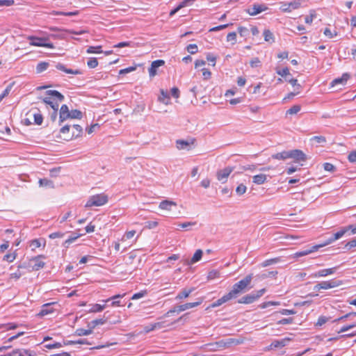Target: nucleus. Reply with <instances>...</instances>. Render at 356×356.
Returning <instances> with one entry per match:
<instances>
[{"label": "nucleus", "mask_w": 356, "mask_h": 356, "mask_svg": "<svg viewBox=\"0 0 356 356\" xmlns=\"http://www.w3.org/2000/svg\"><path fill=\"white\" fill-rule=\"evenodd\" d=\"M233 170L234 168L232 167H226L222 170H218L216 174L218 180L222 181V183L225 182Z\"/></svg>", "instance_id": "nucleus-7"}, {"label": "nucleus", "mask_w": 356, "mask_h": 356, "mask_svg": "<svg viewBox=\"0 0 356 356\" xmlns=\"http://www.w3.org/2000/svg\"><path fill=\"white\" fill-rule=\"evenodd\" d=\"M14 85H15V82H12V83H9V84L6 86V89L3 90V92L1 94V95H2V97H3L4 98H5L6 97H7V96L9 95L10 92L11 91V90H12V88H13V86H14Z\"/></svg>", "instance_id": "nucleus-55"}, {"label": "nucleus", "mask_w": 356, "mask_h": 356, "mask_svg": "<svg viewBox=\"0 0 356 356\" xmlns=\"http://www.w3.org/2000/svg\"><path fill=\"white\" fill-rule=\"evenodd\" d=\"M327 321H328V318H327L324 316H321L318 318V321L316 323V326H321L323 324H325V323H327Z\"/></svg>", "instance_id": "nucleus-63"}, {"label": "nucleus", "mask_w": 356, "mask_h": 356, "mask_svg": "<svg viewBox=\"0 0 356 356\" xmlns=\"http://www.w3.org/2000/svg\"><path fill=\"white\" fill-rule=\"evenodd\" d=\"M303 0H294L289 3H283L280 10L284 13H291L293 10L299 8Z\"/></svg>", "instance_id": "nucleus-6"}, {"label": "nucleus", "mask_w": 356, "mask_h": 356, "mask_svg": "<svg viewBox=\"0 0 356 356\" xmlns=\"http://www.w3.org/2000/svg\"><path fill=\"white\" fill-rule=\"evenodd\" d=\"M278 261H280V258H273V259H267V260L264 261L261 264V266H262L263 267H266V266H270V265H272V264H276V263H277Z\"/></svg>", "instance_id": "nucleus-48"}, {"label": "nucleus", "mask_w": 356, "mask_h": 356, "mask_svg": "<svg viewBox=\"0 0 356 356\" xmlns=\"http://www.w3.org/2000/svg\"><path fill=\"white\" fill-rule=\"evenodd\" d=\"M265 291V289H261L259 291H253L251 293L243 296L238 300V302L239 304H251L261 297Z\"/></svg>", "instance_id": "nucleus-3"}, {"label": "nucleus", "mask_w": 356, "mask_h": 356, "mask_svg": "<svg viewBox=\"0 0 356 356\" xmlns=\"http://www.w3.org/2000/svg\"><path fill=\"white\" fill-rule=\"evenodd\" d=\"M267 8H268L264 4H254L247 10V13L250 15L254 16L265 11Z\"/></svg>", "instance_id": "nucleus-12"}, {"label": "nucleus", "mask_w": 356, "mask_h": 356, "mask_svg": "<svg viewBox=\"0 0 356 356\" xmlns=\"http://www.w3.org/2000/svg\"><path fill=\"white\" fill-rule=\"evenodd\" d=\"M56 68L58 70L63 71L67 74H74V75L82 74V72L80 70H72V69L67 68L65 65H63L60 63H58L56 64Z\"/></svg>", "instance_id": "nucleus-16"}, {"label": "nucleus", "mask_w": 356, "mask_h": 356, "mask_svg": "<svg viewBox=\"0 0 356 356\" xmlns=\"http://www.w3.org/2000/svg\"><path fill=\"white\" fill-rule=\"evenodd\" d=\"M29 113H33L35 124L40 125L42 123L43 117L42 115L40 113V111L38 108H31Z\"/></svg>", "instance_id": "nucleus-17"}, {"label": "nucleus", "mask_w": 356, "mask_h": 356, "mask_svg": "<svg viewBox=\"0 0 356 356\" xmlns=\"http://www.w3.org/2000/svg\"><path fill=\"white\" fill-rule=\"evenodd\" d=\"M246 190L247 187L244 184H241L236 187V192L238 195H242L246 192Z\"/></svg>", "instance_id": "nucleus-51"}, {"label": "nucleus", "mask_w": 356, "mask_h": 356, "mask_svg": "<svg viewBox=\"0 0 356 356\" xmlns=\"http://www.w3.org/2000/svg\"><path fill=\"white\" fill-rule=\"evenodd\" d=\"M29 40H30V44L35 47H43L49 49H54V45L51 42H47L48 39L47 38H38L35 36H29Z\"/></svg>", "instance_id": "nucleus-5"}, {"label": "nucleus", "mask_w": 356, "mask_h": 356, "mask_svg": "<svg viewBox=\"0 0 356 356\" xmlns=\"http://www.w3.org/2000/svg\"><path fill=\"white\" fill-rule=\"evenodd\" d=\"M252 278V274H249L233 285L232 289L229 292L232 299L236 298L239 295L249 289L248 287L250 284Z\"/></svg>", "instance_id": "nucleus-1"}, {"label": "nucleus", "mask_w": 356, "mask_h": 356, "mask_svg": "<svg viewBox=\"0 0 356 356\" xmlns=\"http://www.w3.org/2000/svg\"><path fill=\"white\" fill-rule=\"evenodd\" d=\"M286 81L290 83L293 86L296 87V89H300L301 86L298 83V80L293 78L286 77Z\"/></svg>", "instance_id": "nucleus-54"}, {"label": "nucleus", "mask_w": 356, "mask_h": 356, "mask_svg": "<svg viewBox=\"0 0 356 356\" xmlns=\"http://www.w3.org/2000/svg\"><path fill=\"white\" fill-rule=\"evenodd\" d=\"M338 266H335L330 268L321 269L316 273H314L311 275L312 277H325L330 275L334 274L337 270Z\"/></svg>", "instance_id": "nucleus-8"}, {"label": "nucleus", "mask_w": 356, "mask_h": 356, "mask_svg": "<svg viewBox=\"0 0 356 356\" xmlns=\"http://www.w3.org/2000/svg\"><path fill=\"white\" fill-rule=\"evenodd\" d=\"M276 72L281 76L285 77V79L291 75L288 67L283 68L282 70H278Z\"/></svg>", "instance_id": "nucleus-50"}, {"label": "nucleus", "mask_w": 356, "mask_h": 356, "mask_svg": "<svg viewBox=\"0 0 356 356\" xmlns=\"http://www.w3.org/2000/svg\"><path fill=\"white\" fill-rule=\"evenodd\" d=\"M92 329L90 327H88V330L83 329V328H78L74 332V335L76 336H87L92 333Z\"/></svg>", "instance_id": "nucleus-38"}, {"label": "nucleus", "mask_w": 356, "mask_h": 356, "mask_svg": "<svg viewBox=\"0 0 356 356\" xmlns=\"http://www.w3.org/2000/svg\"><path fill=\"white\" fill-rule=\"evenodd\" d=\"M172 206H177L176 202L170 200H163L160 204L159 208L163 210L170 211Z\"/></svg>", "instance_id": "nucleus-25"}, {"label": "nucleus", "mask_w": 356, "mask_h": 356, "mask_svg": "<svg viewBox=\"0 0 356 356\" xmlns=\"http://www.w3.org/2000/svg\"><path fill=\"white\" fill-rule=\"evenodd\" d=\"M46 94L47 95H50L52 97H56L59 102H63L65 99L64 96L58 91L57 90H47L46 92Z\"/></svg>", "instance_id": "nucleus-33"}, {"label": "nucleus", "mask_w": 356, "mask_h": 356, "mask_svg": "<svg viewBox=\"0 0 356 356\" xmlns=\"http://www.w3.org/2000/svg\"><path fill=\"white\" fill-rule=\"evenodd\" d=\"M310 140L316 143H325L326 142L325 137L323 136H315L310 138Z\"/></svg>", "instance_id": "nucleus-46"}, {"label": "nucleus", "mask_w": 356, "mask_h": 356, "mask_svg": "<svg viewBox=\"0 0 356 356\" xmlns=\"http://www.w3.org/2000/svg\"><path fill=\"white\" fill-rule=\"evenodd\" d=\"M293 322V318H282L281 320H280L278 322H277V324L278 325H286V324H291Z\"/></svg>", "instance_id": "nucleus-64"}, {"label": "nucleus", "mask_w": 356, "mask_h": 356, "mask_svg": "<svg viewBox=\"0 0 356 356\" xmlns=\"http://www.w3.org/2000/svg\"><path fill=\"white\" fill-rule=\"evenodd\" d=\"M124 296V294L123 295H120V294H118V295H115V296H113L105 300H102V302H110L111 300H113L111 303V305L112 307H116V306H120V300H116V299H119L120 298H122L123 296Z\"/></svg>", "instance_id": "nucleus-27"}, {"label": "nucleus", "mask_w": 356, "mask_h": 356, "mask_svg": "<svg viewBox=\"0 0 356 356\" xmlns=\"http://www.w3.org/2000/svg\"><path fill=\"white\" fill-rule=\"evenodd\" d=\"M40 99H41V97ZM42 100L44 104L49 105L53 110L58 108V104L57 102H54L51 97L42 98Z\"/></svg>", "instance_id": "nucleus-39"}, {"label": "nucleus", "mask_w": 356, "mask_h": 356, "mask_svg": "<svg viewBox=\"0 0 356 356\" xmlns=\"http://www.w3.org/2000/svg\"><path fill=\"white\" fill-rule=\"evenodd\" d=\"M1 328H5L6 330H14L18 327V325L14 323H9L7 324H2L0 326Z\"/></svg>", "instance_id": "nucleus-49"}, {"label": "nucleus", "mask_w": 356, "mask_h": 356, "mask_svg": "<svg viewBox=\"0 0 356 356\" xmlns=\"http://www.w3.org/2000/svg\"><path fill=\"white\" fill-rule=\"evenodd\" d=\"M289 339H282V340H275L270 344L271 347L273 348H280L286 346V341Z\"/></svg>", "instance_id": "nucleus-41"}, {"label": "nucleus", "mask_w": 356, "mask_h": 356, "mask_svg": "<svg viewBox=\"0 0 356 356\" xmlns=\"http://www.w3.org/2000/svg\"><path fill=\"white\" fill-rule=\"evenodd\" d=\"M224 341H225L226 348L229 347L232 345H239V344L242 343V342H243V340H241V339H234V338H228V339H224Z\"/></svg>", "instance_id": "nucleus-34"}, {"label": "nucleus", "mask_w": 356, "mask_h": 356, "mask_svg": "<svg viewBox=\"0 0 356 356\" xmlns=\"http://www.w3.org/2000/svg\"><path fill=\"white\" fill-rule=\"evenodd\" d=\"M264 40L273 43L275 41L273 33L269 29H265L263 33Z\"/></svg>", "instance_id": "nucleus-31"}, {"label": "nucleus", "mask_w": 356, "mask_h": 356, "mask_svg": "<svg viewBox=\"0 0 356 356\" xmlns=\"http://www.w3.org/2000/svg\"><path fill=\"white\" fill-rule=\"evenodd\" d=\"M26 267V266L25 265V264L18 266V269L15 273H13L10 275V279H14L15 280H19L23 275V273L20 270V268Z\"/></svg>", "instance_id": "nucleus-35"}, {"label": "nucleus", "mask_w": 356, "mask_h": 356, "mask_svg": "<svg viewBox=\"0 0 356 356\" xmlns=\"http://www.w3.org/2000/svg\"><path fill=\"white\" fill-rule=\"evenodd\" d=\"M35 352L26 349H15L8 356H35Z\"/></svg>", "instance_id": "nucleus-14"}, {"label": "nucleus", "mask_w": 356, "mask_h": 356, "mask_svg": "<svg viewBox=\"0 0 356 356\" xmlns=\"http://www.w3.org/2000/svg\"><path fill=\"white\" fill-rule=\"evenodd\" d=\"M208 346H216L218 349L226 348L224 339L216 341L214 343H209L208 344Z\"/></svg>", "instance_id": "nucleus-57"}, {"label": "nucleus", "mask_w": 356, "mask_h": 356, "mask_svg": "<svg viewBox=\"0 0 356 356\" xmlns=\"http://www.w3.org/2000/svg\"><path fill=\"white\" fill-rule=\"evenodd\" d=\"M252 179H253V182L254 184H262L266 181L267 177L264 174H259V175H254L252 177Z\"/></svg>", "instance_id": "nucleus-32"}, {"label": "nucleus", "mask_w": 356, "mask_h": 356, "mask_svg": "<svg viewBox=\"0 0 356 356\" xmlns=\"http://www.w3.org/2000/svg\"><path fill=\"white\" fill-rule=\"evenodd\" d=\"M347 232L343 227L339 231L333 234L334 239L338 240L341 238L342 236H343Z\"/></svg>", "instance_id": "nucleus-53"}, {"label": "nucleus", "mask_w": 356, "mask_h": 356, "mask_svg": "<svg viewBox=\"0 0 356 356\" xmlns=\"http://www.w3.org/2000/svg\"><path fill=\"white\" fill-rule=\"evenodd\" d=\"M289 158L293 159L296 161H305L306 155L300 149H293L289 151Z\"/></svg>", "instance_id": "nucleus-11"}, {"label": "nucleus", "mask_w": 356, "mask_h": 356, "mask_svg": "<svg viewBox=\"0 0 356 356\" xmlns=\"http://www.w3.org/2000/svg\"><path fill=\"white\" fill-rule=\"evenodd\" d=\"M39 184H40V186H42V187H48V188H54V184L53 181L46 179V178L40 179Z\"/></svg>", "instance_id": "nucleus-36"}, {"label": "nucleus", "mask_w": 356, "mask_h": 356, "mask_svg": "<svg viewBox=\"0 0 356 356\" xmlns=\"http://www.w3.org/2000/svg\"><path fill=\"white\" fill-rule=\"evenodd\" d=\"M318 249V246H313L310 249L303 250V251H299L294 254L295 257H300L305 255H307L312 252H314V251H316Z\"/></svg>", "instance_id": "nucleus-28"}, {"label": "nucleus", "mask_w": 356, "mask_h": 356, "mask_svg": "<svg viewBox=\"0 0 356 356\" xmlns=\"http://www.w3.org/2000/svg\"><path fill=\"white\" fill-rule=\"evenodd\" d=\"M342 284V281L335 279L321 282L314 286V290L319 291L321 289H329L339 286Z\"/></svg>", "instance_id": "nucleus-4"}, {"label": "nucleus", "mask_w": 356, "mask_h": 356, "mask_svg": "<svg viewBox=\"0 0 356 356\" xmlns=\"http://www.w3.org/2000/svg\"><path fill=\"white\" fill-rule=\"evenodd\" d=\"M193 291V288L189 289H184L177 295V296L175 297V300H181L182 299H185L188 298Z\"/></svg>", "instance_id": "nucleus-24"}, {"label": "nucleus", "mask_w": 356, "mask_h": 356, "mask_svg": "<svg viewBox=\"0 0 356 356\" xmlns=\"http://www.w3.org/2000/svg\"><path fill=\"white\" fill-rule=\"evenodd\" d=\"M87 65L90 68H95L98 65V61L96 58H90L88 62Z\"/></svg>", "instance_id": "nucleus-56"}, {"label": "nucleus", "mask_w": 356, "mask_h": 356, "mask_svg": "<svg viewBox=\"0 0 356 356\" xmlns=\"http://www.w3.org/2000/svg\"><path fill=\"white\" fill-rule=\"evenodd\" d=\"M49 65V64L47 62L39 63L36 66V72L38 74L42 73V72L45 71L48 68Z\"/></svg>", "instance_id": "nucleus-40"}, {"label": "nucleus", "mask_w": 356, "mask_h": 356, "mask_svg": "<svg viewBox=\"0 0 356 356\" xmlns=\"http://www.w3.org/2000/svg\"><path fill=\"white\" fill-rule=\"evenodd\" d=\"M187 49V51L191 54H194L195 53L197 52V46L195 44H190L187 46L186 47Z\"/></svg>", "instance_id": "nucleus-60"}, {"label": "nucleus", "mask_w": 356, "mask_h": 356, "mask_svg": "<svg viewBox=\"0 0 356 356\" xmlns=\"http://www.w3.org/2000/svg\"><path fill=\"white\" fill-rule=\"evenodd\" d=\"M349 78H350V74L348 73H344L342 74V76L341 77L334 79L331 82V86L333 87L337 84L344 85L347 82V81L348 80Z\"/></svg>", "instance_id": "nucleus-21"}, {"label": "nucleus", "mask_w": 356, "mask_h": 356, "mask_svg": "<svg viewBox=\"0 0 356 356\" xmlns=\"http://www.w3.org/2000/svg\"><path fill=\"white\" fill-rule=\"evenodd\" d=\"M30 246L32 248V250H35V248L41 246L40 239H33L31 241Z\"/></svg>", "instance_id": "nucleus-59"}, {"label": "nucleus", "mask_w": 356, "mask_h": 356, "mask_svg": "<svg viewBox=\"0 0 356 356\" xmlns=\"http://www.w3.org/2000/svg\"><path fill=\"white\" fill-rule=\"evenodd\" d=\"M136 69V66L129 67L120 70L119 72V74H125L135 71Z\"/></svg>", "instance_id": "nucleus-61"}, {"label": "nucleus", "mask_w": 356, "mask_h": 356, "mask_svg": "<svg viewBox=\"0 0 356 356\" xmlns=\"http://www.w3.org/2000/svg\"><path fill=\"white\" fill-rule=\"evenodd\" d=\"M194 141V139H193L191 142L184 140H177L176 141L177 148L178 149H189L190 145L193 144Z\"/></svg>", "instance_id": "nucleus-18"}, {"label": "nucleus", "mask_w": 356, "mask_h": 356, "mask_svg": "<svg viewBox=\"0 0 356 356\" xmlns=\"http://www.w3.org/2000/svg\"><path fill=\"white\" fill-rule=\"evenodd\" d=\"M160 92H161V95L158 98L159 101L165 105H168L170 104L169 94L168 93L167 91H165L163 89L161 90Z\"/></svg>", "instance_id": "nucleus-26"}, {"label": "nucleus", "mask_w": 356, "mask_h": 356, "mask_svg": "<svg viewBox=\"0 0 356 356\" xmlns=\"http://www.w3.org/2000/svg\"><path fill=\"white\" fill-rule=\"evenodd\" d=\"M272 158L278 160L289 159V151H283L272 155Z\"/></svg>", "instance_id": "nucleus-37"}, {"label": "nucleus", "mask_w": 356, "mask_h": 356, "mask_svg": "<svg viewBox=\"0 0 356 356\" xmlns=\"http://www.w3.org/2000/svg\"><path fill=\"white\" fill-rule=\"evenodd\" d=\"M220 273L218 270H213L209 272L207 278L208 280H213L215 278L219 277Z\"/></svg>", "instance_id": "nucleus-58"}, {"label": "nucleus", "mask_w": 356, "mask_h": 356, "mask_svg": "<svg viewBox=\"0 0 356 356\" xmlns=\"http://www.w3.org/2000/svg\"><path fill=\"white\" fill-rule=\"evenodd\" d=\"M202 303V300L194 302H188L183 305H178V311L184 312L187 309L199 306Z\"/></svg>", "instance_id": "nucleus-20"}, {"label": "nucleus", "mask_w": 356, "mask_h": 356, "mask_svg": "<svg viewBox=\"0 0 356 356\" xmlns=\"http://www.w3.org/2000/svg\"><path fill=\"white\" fill-rule=\"evenodd\" d=\"M63 346V344L60 342H54V343H46L44 345V347L47 349H54V348H59Z\"/></svg>", "instance_id": "nucleus-47"}, {"label": "nucleus", "mask_w": 356, "mask_h": 356, "mask_svg": "<svg viewBox=\"0 0 356 356\" xmlns=\"http://www.w3.org/2000/svg\"><path fill=\"white\" fill-rule=\"evenodd\" d=\"M83 117L82 113L81 111L74 109L70 111V118L71 119H81Z\"/></svg>", "instance_id": "nucleus-43"}, {"label": "nucleus", "mask_w": 356, "mask_h": 356, "mask_svg": "<svg viewBox=\"0 0 356 356\" xmlns=\"http://www.w3.org/2000/svg\"><path fill=\"white\" fill-rule=\"evenodd\" d=\"M70 111L66 104H63L59 112V125L70 118Z\"/></svg>", "instance_id": "nucleus-9"}, {"label": "nucleus", "mask_w": 356, "mask_h": 356, "mask_svg": "<svg viewBox=\"0 0 356 356\" xmlns=\"http://www.w3.org/2000/svg\"><path fill=\"white\" fill-rule=\"evenodd\" d=\"M227 41L231 42L233 44L236 42V33L235 32L229 33L227 35Z\"/></svg>", "instance_id": "nucleus-52"}, {"label": "nucleus", "mask_w": 356, "mask_h": 356, "mask_svg": "<svg viewBox=\"0 0 356 356\" xmlns=\"http://www.w3.org/2000/svg\"><path fill=\"white\" fill-rule=\"evenodd\" d=\"M79 13V10H75L73 12H62V11H56L53 10L51 13V15H63V16H67V17H72L77 15Z\"/></svg>", "instance_id": "nucleus-29"}, {"label": "nucleus", "mask_w": 356, "mask_h": 356, "mask_svg": "<svg viewBox=\"0 0 356 356\" xmlns=\"http://www.w3.org/2000/svg\"><path fill=\"white\" fill-rule=\"evenodd\" d=\"M316 17V11L314 10H310L309 15L306 16L305 18V23L311 24L313 22V20Z\"/></svg>", "instance_id": "nucleus-42"}, {"label": "nucleus", "mask_w": 356, "mask_h": 356, "mask_svg": "<svg viewBox=\"0 0 356 356\" xmlns=\"http://www.w3.org/2000/svg\"><path fill=\"white\" fill-rule=\"evenodd\" d=\"M202 254H203V252L202 250L199 249V250H197L195 252V254H193V257L191 258V259L190 260V261H188V264H195L196 262H197L198 261H200L202 257Z\"/></svg>", "instance_id": "nucleus-30"}, {"label": "nucleus", "mask_w": 356, "mask_h": 356, "mask_svg": "<svg viewBox=\"0 0 356 356\" xmlns=\"http://www.w3.org/2000/svg\"><path fill=\"white\" fill-rule=\"evenodd\" d=\"M40 258H45V257L44 255H38L30 259V263H34L33 265L31 266L33 270H39L40 269L42 268L44 266L45 263L41 261Z\"/></svg>", "instance_id": "nucleus-10"}, {"label": "nucleus", "mask_w": 356, "mask_h": 356, "mask_svg": "<svg viewBox=\"0 0 356 356\" xmlns=\"http://www.w3.org/2000/svg\"><path fill=\"white\" fill-rule=\"evenodd\" d=\"M108 202V196L104 193L97 194L90 197L86 204V207L93 206L100 207Z\"/></svg>", "instance_id": "nucleus-2"}, {"label": "nucleus", "mask_w": 356, "mask_h": 356, "mask_svg": "<svg viewBox=\"0 0 356 356\" xmlns=\"http://www.w3.org/2000/svg\"><path fill=\"white\" fill-rule=\"evenodd\" d=\"M54 302L47 303L42 306L40 311L38 314V316L42 317L47 314H51L54 312V309H53V305Z\"/></svg>", "instance_id": "nucleus-15"}, {"label": "nucleus", "mask_w": 356, "mask_h": 356, "mask_svg": "<svg viewBox=\"0 0 356 356\" xmlns=\"http://www.w3.org/2000/svg\"><path fill=\"white\" fill-rule=\"evenodd\" d=\"M356 247V237L354 238L353 239L350 240V241H348L346 245H345V248L347 249V250H350L353 248Z\"/></svg>", "instance_id": "nucleus-62"}, {"label": "nucleus", "mask_w": 356, "mask_h": 356, "mask_svg": "<svg viewBox=\"0 0 356 356\" xmlns=\"http://www.w3.org/2000/svg\"><path fill=\"white\" fill-rule=\"evenodd\" d=\"M301 109V106L300 105H293L289 110L286 111V115H293L298 113Z\"/></svg>", "instance_id": "nucleus-45"}, {"label": "nucleus", "mask_w": 356, "mask_h": 356, "mask_svg": "<svg viewBox=\"0 0 356 356\" xmlns=\"http://www.w3.org/2000/svg\"><path fill=\"white\" fill-rule=\"evenodd\" d=\"M105 314L106 313L104 314V318H97L89 322L88 324V327H90V329H92V330L93 331L96 326L106 323L107 322L108 318L105 317Z\"/></svg>", "instance_id": "nucleus-22"}, {"label": "nucleus", "mask_w": 356, "mask_h": 356, "mask_svg": "<svg viewBox=\"0 0 356 356\" xmlns=\"http://www.w3.org/2000/svg\"><path fill=\"white\" fill-rule=\"evenodd\" d=\"M73 128L74 129V131L72 132V136H68L67 138H65V140H69L70 139H72V138H77L80 136H81V134L83 132L82 127L79 124H73Z\"/></svg>", "instance_id": "nucleus-23"}, {"label": "nucleus", "mask_w": 356, "mask_h": 356, "mask_svg": "<svg viewBox=\"0 0 356 356\" xmlns=\"http://www.w3.org/2000/svg\"><path fill=\"white\" fill-rule=\"evenodd\" d=\"M231 300H233V299L231 297V296L229 294V293H227L225 295H224L222 297H221L220 298H219L217 300H216L215 302H213L211 305V307H216L220 306L221 305H222Z\"/></svg>", "instance_id": "nucleus-19"}, {"label": "nucleus", "mask_w": 356, "mask_h": 356, "mask_svg": "<svg viewBox=\"0 0 356 356\" xmlns=\"http://www.w3.org/2000/svg\"><path fill=\"white\" fill-rule=\"evenodd\" d=\"M101 49H102L101 46H97V47L90 46L87 49L86 51L88 54H99V53L102 52Z\"/></svg>", "instance_id": "nucleus-44"}, {"label": "nucleus", "mask_w": 356, "mask_h": 356, "mask_svg": "<svg viewBox=\"0 0 356 356\" xmlns=\"http://www.w3.org/2000/svg\"><path fill=\"white\" fill-rule=\"evenodd\" d=\"M164 64L165 61L163 60H154L151 64V67L149 68V76L154 77L157 73V68L163 66Z\"/></svg>", "instance_id": "nucleus-13"}]
</instances>
